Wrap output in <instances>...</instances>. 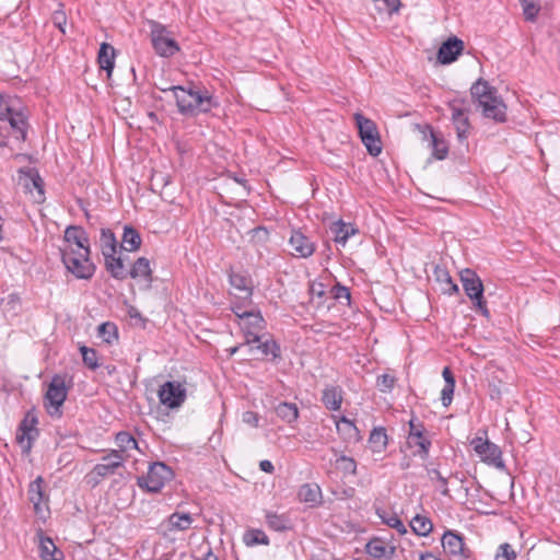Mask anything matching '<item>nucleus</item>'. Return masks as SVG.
I'll use <instances>...</instances> for the list:
<instances>
[{
	"label": "nucleus",
	"mask_w": 560,
	"mask_h": 560,
	"mask_svg": "<svg viewBox=\"0 0 560 560\" xmlns=\"http://www.w3.org/2000/svg\"><path fill=\"white\" fill-rule=\"evenodd\" d=\"M470 94L478 102L486 118L493 119L497 122L506 120V106L502 98L498 96L497 89L487 81L479 79L475 82L470 88Z\"/></svg>",
	"instance_id": "obj_1"
},
{
	"label": "nucleus",
	"mask_w": 560,
	"mask_h": 560,
	"mask_svg": "<svg viewBox=\"0 0 560 560\" xmlns=\"http://www.w3.org/2000/svg\"><path fill=\"white\" fill-rule=\"evenodd\" d=\"M163 92L172 91L174 93L178 112L185 116H195L199 113H208L215 105L212 96L202 94L192 89H185L180 85H173L161 89Z\"/></svg>",
	"instance_id": "obj_2"
},
{
	"label": "nucleus",
	"mask_w": 560,
	"mask_h": 560,
	"mask_svg": "<svg viewBox=\"0 0 560 560\" xmlns=\"http://www.w3.org/2000/svg\"><path fill=\"white\" fill-rule=\"evenodd\" d=\"M61 260L69 272L77 279H91L95 272V265L92 262L91 250L83 253L72 249H60Z\"/></svg>",
	"instance_id": "obj_3"
},
{
	"label": "nucleus",
	"mask_w": 560,
	"mask_h": 560,
	"mask_svg": "<svg viewBox=\"0 0 560 560\" xmlns=\"http://www.w3.org/2000/svg\"><path fill=\"white\" fill-rule=\"evenodd\" d=\"M151 43L155 52L161 57H172L179 51V46L165 25L149 21Z\"/></svg>",
	"instance_id": "obj_4"
},
{
	"label": "nucleus",
	"mask_w": 560,
	"mask_h": 560,
	"mask_svg": "<svg viewBox=\"0 0 560 560\" xmlns=\"http://www.w3.org/2000/svg\"><path fill=\"white\" fill-rule=\"evenodd\" d=\"M68 390L66 377L59 374L54 375L45 394V408L51 417H61L60 408L67 399Z\"/></svg>",
	"instance_id": "obj_5"
},
{
	"label": "nucleus",
	"mask_w": 560,
	"mask_h": 560,
	"mask_svg": "<svg viewBox=\"0 0 560 560\" xmlns=\"http://www.w3.org/2000/svg\"><path fill=\"white\" fill-rule=\"evenodd\" d=\"M354 120L368 152L372 156H377L382 152V143L375 122L360 113L354 114Z\"/></svg>",
	"instance_id": "obj_6"
},
{
	"label": "nucleus",
	"mask_w": 560,
	"mask_h": 560,
	"mask_svg": "<svg viewBox=\"0 0 560 560\" xmlns=\"http://www.w3.org/2000/svg\"><path fill=\"white\" fill-rule=\"evenodd\" d=\"M173 477L171 468L161 462H155L149 466L147 476L138 478V486L147 489L149 492H159Z\"/></svg>",
	"instance_id": "obj_7"
},
{
	"label": "nucleus",
	"mask_w": 560,
	"mask_h": 560,
	"mask_svg": "<svg viewBox=\"0 0 560 560\" xmlns=\"http://www.w3.org/2000/svg\"><path fill=\"white\" fill-rule=\"evenodd\" d=\"M234 314L241 319V327L245 334V343H255L260 341L259 331L265 327V320L260 313L242 311L240 306L232 308Z\"/></svg>",
	"instance_id": "obj_8"
},
{
	"label": "nucleus",
	"mask_w": 560,
	"mask_h": 560,
	"mask_svg": "<svg viewBox=\"0 0 560 560\" xmlns=\"http://www.w3.org/2000/svg\"><path fill=\"white\" fill-rule=\"evenodd\" d=\"M37 424V417L33 412H27L18 427L15 440L23 454L31 452L34 441L39 435Z\"/></svg>",
	"instance_id": "obj_9"
},
{
	"label": "nucleus",
	"mask_w": 560,
	"mask_h": 560,
	"mask_svg": "<svg viewBox=\"0 0 560 560\" xmlns=\"http://www.w3.org/2000/svg\"><path fill=\"white\" fill-rule=\"evenodd\" d=\"M471 445L483 463L494 466L501 470L505 468L501 448L497 444L477 436L471 441Z\"/></svg>",
	"instance_id": "obj_10"
},
{
	"label": "nucleus",
	"mask_w": 560,
	"mask_h": 560,
	"mask_svg": "<svg viewBox=\"0 0 560 560\" xmlns=\"http://www.w3.org/2000/svg\"><path fill=\"white\" fill-rule=\"evenodd\" d=\"M158 396L163 406L176 409L184 404L187 395L186 388L180 383L167 381L161 385Z\"/></svg>",
	"instance_id": "obj_11"
},
{
	"label": "nucleus",
	"mask_w": 560,
	"mask_h": 560,
	"mask_svg": "<svg viewBox=\"0 0 560 560\" xmlns=\"http://www.w3.org/2000/svg\"><path fill=\"white\" fill-rule=\"evenodd\" d=\"M63 240L67 245L62 249H72L80 253L91 250L89 235L82 226L69 225L65 230Z\"/></svg>",
	"instance_id": "obj_12"
},
{
	"label": "nucleus",
	"mask_w": 560,
	"mask_h": 560,
	"mask_svg": "<svg viewBox=\"0 0 560 560\" xmlns=\"http://www.w3.org/2000/svg\"><path fill=\"white\" fill-rule=\"evenodd\" d=\"M442 546L447 555L457 560H465L469 557L464 538L456 532L446 530L442 537Z\"/></svg>",
	"instance_id": "obj_13"
},
{
	"label": "nucleus",
	"mask_w": 560,
	"mask_h": 560,
	"mask_svg": "<svg viewBox=\"0 0 560 560\" xmlns=\"http://www.w3.org/2000/svg\"><path fill=\"white\" fill-rule=\"evenodd\" d=\"M194 518L189 513L174 512L165 521H163L159 527V533L166 537L168 534L174 532H184L190 528Z\"/></svg>",
	"instance_id": "obj_14"
},
{
	"label": "nucleus",
	"mask_w": 560,
	"mask_h": 560,
	"mask_svg": "<svg viewBox=\"0 0 560 560\" xmlns=\"http://www.w3.org/2000/svg\"><path fill=\"white\" fill-rule=\"evenodd\" d=\"M452 113V121L455 126L457 138L460 142L465 141L468 137L470 128L468 110L464 107L463 102L453 101L450 103Z\"/></svg>",
	"instance_id": "obj_15"
},
{
	"label": "nucleus",
	"mask_w": 560,
	"mask_h": 560,
	"mask_svg": "<svg viewBox=\"0 0 560 560\" xmlns=\"http://www.w3.org/2000/svg\"><path fill=\"white\" fill-rule=\"evenodd\" d=\"M289 244L294 250L293 255L299 258H308L316 249L315 243L300 230L292 231Z\"/></svg>",
	"instance_id": "obj_16"
},
{
	"label": "nucleus",
	"mask_w": 560,
	"mask_h": 560,
	"mask_svg": "<svg viewBox=\"0 0 560 560\" xmlns=\"http://www.w3.org/2000/svg\"><path fill=\"white\" fill-rule=\"evenodd\" d=\"M464 49V42L457 37H450L439 48L438 60L442 65L454 62Z\"/></svg>",
	"instance_id": "obj_17"
},
{
	"label": "nucleus",
	"mask_w": 560,
	"mask_h": 560,
	"mask_svg": "<svg viewBox=\"0 0 560 560\" xmlns=\"http://www.w3.org/2000/svg\"><path fill=\"white\" fill-rule=\"evenodd\" d=\"M460 281L463 283L466 295L470 298L481 296L483 293V284L479 276L471 269L460 271Z\"/></svg>",
	"instance_id": "obj_18"
},
{
	"label": "nucleus",
	"mask_w": 560,
	"mask_h": 560,
	"mask_svg": "<svg viewBox=\"0 0 560 560\" xmlns=\"http://www.w3.org/2000/svg\"><path fill=\"white\" fill-rule=\"evenodd\" d=\"M124 458L116 454V452H109L102 457V462L96 464L93 468V474L98 477H107L114 475L117 468L124 465Z\"/></svg>",
	"instance_id": "obj_19"
},
{
	"label": "nucleus",
	"mask_w": 560,
	"mask_h": 560,
	"mask_svg": "<svg viewBox=\"0 0 560 560\" xmlns=\"http://www.w3.org/2000/svg\"><path fill=\"white\" fill-rule=\"evenodd\" d=\"M44 478L38 476L28 486L27 494L30 502L33 503L36 514H42L44 511L45 503L47 502V495L44 492Z\"/></svg>",
	"instance_id": "obj_20"
},
{
	"label": "nucleus",
	"mask_w": 560,
	"mask_h": 560,
	"mask_svg": "<svg viewBox=\"0 0 560 560\" xmlns=\"http://www.w3.org/2000/svg\"><path fill=\"white\" fill-rule=\"evenodd\" d=\"M298 499L310 508L319 506L323 499L322 489L317 483H304L298 491Z\"/></svg>",
	"instance_id": "obj_21"
},
{
	"label": "nucleus",
	"mask_w": 560,
	"mask_h": 560,
	"mask_svg": "<svg viewBox=\"0 0 560 560\" xmlns=\"http://www.w3.org/2000/svg\"><path fill=\"white\" fill-rule=\"evenodd\" d=\"M128 276L135 280H142L145 283V288H151L153 277L150 261L145 257H139L128 271Z\"/></svg>",
	"instance_id": "obj_22"
},
{
	"label": "nucleus",
	"mask_w": 560,
	"mask_h": 560,
	"mask_svg": "<svg viewBox=\"0 0 560 560\" xmlns=\"http://www.w3.org/2000/svg\"><path fill=\"white\" fill-rule=\"evenodd\" d=\"M431 444V440L424 433H408L407 445L411 448L416 447L412 453L413 456L427 459L429 457Z\"/></svg>",
	"instance_id": "obj_23"
},
{
	"label": "nucleus",
	"mask_w": 560,
	"mask_h": 560,
	"mask_svg": "<svg viewBox=\"0 0 560 560\" xmlns=\"http://www.w3.org/2000/svg\"><path fill=\"white\" fill-rule=\"evenodd\" d=\"M115 442L117 448L112 450V452H116L117 455L124 458V462L130 457V451L138 450L137 440L126 431L118 432Z\"/></svg>",
	"instance_id": "obj_24"
},
{
	"label": "nucleus",
	"mask_w": 560,
	"mask_h": 560,
	"mask_svg": "<svg viewBox=\"0 0 560 560\" xmlns=\"http://www.w3.org/2000/svg\"><path fill=\"white\" fill-rule=\"evenodd\" d=\"M343 400V390L338 385H327L322 395V402L330 411H337L341 408Z\"/></svg>",
	"instance_id": "obj_25"
},
{
	"label": "nucleus",
	"mask_w": 560,
	"mask_h": 560,
	"mask_svg": "<svg viewBox=\"0 0 560 560\" xmlns=\"http://www.w3.org/2000/svg\"><path fill=\"white\" fill-rule=\"evenodd\" d=\"M105 268L109 275L116 280H125L128 277V271L125 268L124 260L116 254L104 256Z\"/></svg>",
	"instance_id": "obj_26"
},
{
	"label": "nucleus",
	"mask_w": 560,
	"mask_h": 560,
	"mask_svg": "<svg viewBox=\"0 0 560 560\" xmlns=\"http://www.w3.org/2000/svg\"><path fill=\"white\" fill-rule=\"evenodd\" d=\"M358 230L350 223H345L342 221L334 222L330 225V233L332 234L334 241L345 246L351 235H354Z\"/></svg>",
	"instance_id": "obj_27"
},
{
	"label": "nucleus",
	"mask_w": 560,
	"mask_h": 560,
	"mask_svg": "<svg viewBox=\"0 0 560 560\" xmlns=\"http://www.w3.org/2000/svg\"><path fill=\"white\" fill-rule=\"evenodd\" d=\"M142 238L140 233L131 225H125L121 237V248L127 252H136L141 247Z\"/></svg>",
	"instance_id": "obj_28"
},
{
	"label": "nucleus",
	"mask_w": 560,
	"mask_h": 560,
	"mask_svg": "<svg viewBox=\"0 0 560 560\" xmlns=\"http://www.w3.org/2000/svg\"><path fill=\"white\" fill-rule=\"evenodd\" d=\"M115 56V48L112 45L107 43H103L101 45L97 61L100 68L105 70L108 77L112 74L114 69Z\"/></svg>",
	"instance_id": "obj_29"
},
{
	"label": "nucleus",
	"mask_w": 560,
	"mask_h": 560,
	"mask_svg": "<svg viewBox=\"0 0 560 560\" xmlns=\"http://www.w3.org/2000/svg\"><path fill=\"white\" fill-rule=\"evenodd\" d=\"M8 112L9 117L4 119L8 121L9 131L12 130L18 140L24 141L26 139V121L24 116L20 113H12L11 109H8Z\"/></svg>",
	"instance_id": "obj_30"
},
{
	"label": "nucleus",
	"mask_w": 560,
	"mask_h": 560,
	"mask_svg": "<svg viewBox=\"0 0 560 560\" xmlns=\"http://www.w3.org/2000/svg\"><path fill=\"white\" fill-rule=\"evenodd\" d=\"M276 415L287 422L288 424H292L299 418V408L293 402H280L275 407Z\"/></svg>",
	"instance_id": "obj_31"
},
{
	"label": "nucleus",
	"mask_w": 560,
	"mask_h": 560,
	"mask_svg": "<svg viewBox=\"0 0 560 560\" xmlns=\"http://www.w3.org/2000/svg\"><path fill=\"white\" fill-rule=\"evenodd\" d=\"M39 556L42 560H62L63 558L62 551H60L48 537L40 539Z\"/></svg>",
	"instance_id": "obj_32"
},
{
	"label": "nucleus",
	"mask_w": 560,
	"mask_h": 560,
	"mask_svg": "<svg viewBox=\"0 0 560 560\" xmlns=\"http://www.w3.org/2000/svg\"><path fill=\"white\" fill-rule=\"evenodd\" d=\"M388 443L386 429L383 427L375 428L372 430L369 444L374 453H382L385 451Z\"/></svg>",
	"instance_id": "obj_33"
},
{
	"label": "nucleus",
	"mask_w": 560,
	"mask_h": 560,
	"mask_svg": "<svg viewBox=\"0 0 560 560\" xmlns=\"http://www.w3.org/2000/svg\"><path fill=\"white\" fill-rule=\"evenodd\" d=\"M434 276L436 281H439L443 285V293L448 295L458 293V285L453 282L452 277L450 276L448 271L445 268H441L438 266L434 269Z\"/></svg>",
	"instance_id": "obj_34"
},
{
	"label": "nucleus",
	"mask_w": 560,
	"mask_h": 560,
	"mask_svg": "<svg viewBox=\"0 0 560 560\" xmlns=\"http://www.w3.org/2000/svg\"><path fill=\"white\" fill-rule=\"evenodd\" d=\"M100 245L103 256L117 254V241L114 232L109 229L101 230Z\"/></svg>",
	"instance_id": "obj_35"
},
{
	"label": "nucleus",
	"mask_w": 560,
	"mask_h": 560,
	"mask_svg": "<svg viewBox=\"0 0 560 560\" xmlns=\"http://www.w3.org/2000/svg\"><path fill=\"white\" fill-rule=\"evenodd\" d=\"M410 527L416 535L424 537L432 532L433 524L429 517L418 514L410 521Z\"/></svg>",
	"instance_id": "obj_36"
},
{
	"label": "nucleus",
	"mask_w": 560,
	"mask_h": 560,
	"mask_svg": "<svg viewBox=\"0 0 560 560\" xmlns=\"http://www.w3.org/2000/svg\"><path fill=\"white\" fill-rule=\"evenodd\" d=\"M231 285L242 293V298L245 300H249L253 294V289L248 283L246 277L240 273H232L230 276Z\"/></svg>",
	"instance_id": "obj_37"
},
{
	"label": "nucleus",
	"mask_w": 560,
	"mask_h": 560,
	"mask_svg": "<svg viewBox=\"0 0 560 560\" xmlns=\"http://www.w3.org/2000/svg\"><path fill=\"white\" fill-rule=\"evenodd\" d=\"M98 337L106 343L112 345L118 339V328L114 323L106 322L97 328Z\"/></svg>",
	"instance_id": "obj_38"
},
{
	"label": "nucleus",
	"mask_w": 560,
	"mask_h": 560,
	"mask_svg": "<svg viewBox=\"0 0 560 560\" xmlns=\"http://www.w3.org/2000/svg\"><path fill=\"white\" fill-rule=\"evenodd\" d=\"M243 541L248 547H253L255 545H269V538L261 529L247 530L243 536Z\"/></svg>",
	"instance_id": "obj_39"
},
{
	"label": "nucleus",
	"mask_w": 560,
	"mask_h": 560,
	"mask_svg": "<svg viewBox=\"0 0 560 560\" xmlns=\"http://www.w3.org/2000/svg\"><path fill=\"white\" fill-rule=\"evenodd\" d=\"M523 10V14L526 21L534 22L536 21L539 12H540V1L539 0H518Z\"/></svg>",
	"instance_id": "obj_40"
},
{
	"label": "nucleus",
	"mask_w": 560,
	"mask_h": 560,
	"mask_svg": "<svg viewBox=\"0 0 560 560\" xmlns=\"http://www.w3.org/2000/svg\"><path fill=\"white\" fill-rule=\"evenodd\" d=\"M427 475L432 482L439 483V490L442 495L450 497L448 479L444 477L436 468L425 467Z\"/></svg>",
	"instance_id": "obj_41"
},
{
	"label": "nucleus",
	"mask_w": 560,
	"mask_h": 560,
	"mask_svg": "<svg viewBox=\"0 0 560 560\" xmlns=\"http://www.w3.org/2000/svg\"><path fill=\"white\" fill-rule=\"evenodd\" d=\"M266 522L269 528L276 532H283L288 529V518L283 515H279L277 513H267Z\"/></svg>",
	"instance_id": "obj_42"
},
{
	"label": "nucleus",
	"mask_w": 560,
	"mask_h": 560,
	"mask_svg": "<svg viewBox=\"0 0 560 560\" xmlns=\"http://www.w3.org/2000/svg\"><path fill=\"white\" fill-rule=\"evenodd\" d=\"M366 552L375 558L382 559L386 556V546L380 538L371 539L365 546Z\"/></svg>",
	"instance_id": "obj_43"
},
{
	"label": "nucleus",
	"mask_w": 560,
	"mask_h": 560,
	"mask_svg": "<svg viewBox=\"0 0 560 560\" xmlns=\"http://www.w3.org/2000/svg\"><path fill=\"white\" fill-rule=\"evenodd\" d=\"M258 346H257V349L260 350V352L264 354V355H271L272 359H277L280 357V346L273 340V339H269V340H265V341H259L257 342Z\"/></svg>",
	"instance_id": "obj_44"
},
{
	"label": "nucleus",
	"mask_w": 560,
	"mask_h": 560,
	"mask_svg": "<svg viewBox=\"0 0 560 560\" xmlns=\"http://www.w3.org/2000/svg\"><path fill=\"white\" fill-rule=\"evenodd\" d=\"M80 351L82 354L83 363L90 370L95 371L100 366L98 361H97V352L94 349L89 348L86 346L80 347Z\"/></svg>",
	"instance_id": "obj_45"
},
{
	"label": "nucleus",
	"mask_w": 560,
	"mask_h": 560,
	"mask_svg": "<svg viewBox=\"0 0 560 560\" xmlns=\"http://www.w3.org/2000/svg\"><path fill=\"white\" fill-rule=\"evenodd\" d=\"M377 514L382 518L384 524L392 528H395L400 535H405L407 533L406 526L397 515H386L385 512H377Z\"/></svg>",
	"instance_id": "obj_46"
},
{
	"label": "nucleus",
	"mask_w": 560,
	"mask_h": 560,
	"mask_svg": "<svg viewBox=\"0 0 560 560\" xmlns=\"http://www.w3.org/2000/svg\"><path fill=\"white\" fill-rule=\"evenodd\" d=\"M432 147H433V155L438 160H444L447 155L448 148L444 140L439 139L436 135L431 131Z\"/></svg>",
	"instance_id": "obj_47"
},
{
	"label": "nucleus",
	"mask_w": 560,
	"mask_h": 560,
	"mask_svg": "<svg viewBox=\"0 0 560 560\" xmlns=\"http://www.w3.org/2000/svg\"><path fill=\"white\" fill-rule=\"evenodd\" d=\"M395 383V376L386 373L377 376L376 380V386L383 393H389L394 388Z\"/></svg>",
	"instance_id": "obj_48"
},
{
	"label": "nucleus",
	"mask_w": 560,
	"mask_h": 560,
	"mask_svg": "<svg viewBox=\"0 0 560 560\" xmlns=\"http://www.w3.org/2000/svg\"><path fill=\"white\" fill-rule=\"evenodd\" d=\"M516 552L508 542L501 544L495 553V560H515Z\"/></svg>",
	"instance_id": "obj_49"
},
{
	"label": "nucleus",
	"mask_w": 560,
	"mask_h": 560,
	"mask_svg": "<svg viewBox=\"0 0 560 560\" xmlns=\"http://www.w3.org/2000/svg\"><path fill=\"white\" fill-rule=\"evenodd\" d=\"M51 21L56 27L59 28V31L62 34H66L65 26L67 24V16L65 11L62 10H56L51 15Z\"/></svg>",
	"instance_id": "obj_50"
},
{
	"label": "nucleus",
	"mask_w": 560,
	"mask_h": 560,
	"mask_svg": "<svg viewBox=\"0 0 560 560\" xmlns=\"http://www.w3.org/2000/svg\"><path fill=\"white\" fill-rule=\"evenodd\" d=\"M337 463L341 464V468L345 472L355 474L357 464L353 458L341 455L339 458H337Z\"/></svg>",
	"instance_id": "obj_51"
},
{
	"label": "nucleus",
	"mask_w": 560,
	"mask_h": 560,
	"mask_svg": "<svg viewBox=\"0 0 560 560\" xmlns=\"http://www.w3.org/2000/svg\"><path fill=\"white\" fill-rule=\"evenodd\" d=\"M331 293L335 299H337V300L346 299L348 304L350 303L351 294H350V290L347 287L341 285L340 283H337L336 285L332 287Z\"/></svg>",
	"instance_id": "obj_52"
},
{
	"label": "nucleus",
	"mask_w": 560,
	"mask_h": 560,
	"mask_svg": "<svg viewBox=\"0 0 560 560\" xmlns=\"http://www.w3.org/2000/svg\"><path fill=\"white\" fill-rule=\"evenodd\" d=\"M455 385L445 384L441 392V401L444 407H448L453 400Z\"/></svg>",
	"instance_id": "obj_53"
},
{
	"label": "nucleus",
	"mask_w": 560,
	"mask_h": 560,
	"mask_svg": "<svg viewBox=\"0 0 560 560\" xmlns=\"http://www.w3.org/2000/svg\"><path fill=\"white\" fill-rule=\"evenodd\" d=\"M470 300L474 302L475 307L486 317H489L490 313L487 307V302L483 298V293L481 296L478 298H470Z\"/></svg>",
	"instance_id": "obj_54"
},
{
	"label": "nucleus",
	"mask_w": 560,
	"mask_h": 560,
	"mask_svg": "<svg viewBox=\"0 0 560 560\" xmlns=\"http://www.w3.org/2000/svg\"><path fill=\"white\" fill-rule=\"evenodd\" d=\"M243 421L248 425L257 428L259 425V416L254 411H245L243 413Z\"/></svg>",
	"instance_id": "obj_55"
},
{
	"label": "nucleus",
	"mask_w": 560,
	"mask_h": 560,
	"mask_svg": "<svg viewBox=\"0 0 560 560\" xmlns=\"http://www.w3.org/2000/svg\"><path fill=\"white\" fill-rule=\"evenodd\" d=\"M8 135H9L8 121L3 117H0V147L5 145Z\"/></svg>",
	"instance_id": "obj_56"
},
{
	"label": "nucleus",
	"mask_w": 560,
	"mask_h": 560,
	"mask_svg": "<svg viewBox=\"0 0 560 560\" xmlns=\"http://www.w3.org/2000/svg\"><path fill=\"white\" fill-rule=\"evenodd\" d=\"M31 179H32L33 187L35 189H37L39 199H43L44 198V184H43V179L40 178V176L37 173L34 174L31 177Z\"/></svg>",
	"instance_id": "obj_57"
},
{
	"label": "nucleus",
	"mask_w": 560,
	"mask_h": 560,
	"mask_svg": "<svg viewBox=\"0 0 560 560\" xmlns=\"http://www.w3.org/2000/svg\"><path fill=\"white\" fill-rule=\"evenodd\" d=\"M387 9L388 14H394L399 11V8L401 5L400 0H382Z\"/></svg>",
	"instance_id": "obj_58"
},
{
	"label": "nucleus",
	"mask_w": 560,
	"mask_h": 560,
	"mask_svg": "<svg viewBox=\"0 0 560 560\" xmlns=\"http://www.w3.org/2000/svg\"><path fill=\"white\" fill-rule=\"evenodd\" d=\"M442 376L445 381V384L455 385V377L448 366H445L442 371Z\"/></svg>",
	"instance_id": "obj_59"
},
{
	"label": "nucleus",
	"mask_w": 560,
	"mask_h": 560,
	"mask_svg": "<svg viewBox=\"0 0 560 560\" xmlns=\"http://www.w3.org/2000/svg\"><path fill=\"white\" fill-rule=\"evenodd\" d=\"M424 427L421 422L411 419L409 421V433L421 432L424 433Z\"/></svg>",
	"instance_id": "obj_60"
},
{
	"label": "nucleus",
	"mask_w": 560,
	"mask_h": 560,
	"mask_svg": "<svg viewBox=\"0 0 560 560\" xmlns=\"http://www.w3.org/2000/svg\"><path fill=\"white\" fill-rule=\"evenodd\" d=\"M259 468L267 474H272L275 471L273 464L268 459L260 460Z\"/></svg>",
	"instance_id": "obj_61"
},
{
	"label": "nucleus",
	"mask_w": 560,
	"mask_h": 560,
	"mask_svg": "<svg viewBox=\"0 0 560 560\" xmlns=\"http://www.w3.org/2000/svg\"><path fill=\"white\" fill-rule=\"evenodd\" d=\"M340 424H343L348 430L355 431L357 428L354 427L353 422L350 421L346 417H341L338 421H336L337 429L340 430Z\"/></svg>",
	"instance_id": "obj_62"
},
{
	"label": "nucleus",
	"mask_w": 560,
	"mask_h": 560,
	"mask_svg": "<svg viewBox=\"0 0 560 560\" xmlns=\"http://www.w3.org/2000/svg\"><path fill=\"white\" fill-rule=\"evenodd\" d=\"M420 560H441L436 556H434L432 552H424L420 556Z\"/></svg>",
	"instance_id": "obj_63"
},
{
	"label": "nucleus",
	"mask_w": 560,
	"mask_h": 560,
	"mask_svg": "<svg viewBox=\"0 0 560 560\" xmlns=\"http://www.w3.org/2000/svg\"><path fill=\"white\" fill-rule=\"evenodd\" d=\"M201 560H218V557L212 552L211 549H208Z\"/></svg>",
	"instance_id": "obj_64"
}]
</instances>
